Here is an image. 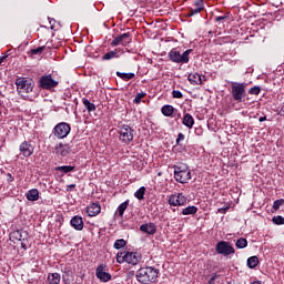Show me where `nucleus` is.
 <instances>
[{
    "instance_id": "39",
    "label": "nucleus",
    "mask_w": 284,
    "mask_h": 284,
    "mask_svg": "<svg viewBox=\"0 0 284 284\" xmlns=\"http://www.w3.org/2000/svg\"><path fill=\"white\" fill-rule=\"evenodd\" d=\"M273 223L275 225H284V217L281 215L273 216Z\"/></svg>"
},
{
    "instance_id": "27",
    "label": "nucleus",
    "mask_w": 284,
    "mask_h": 284,
    "mask_svg": "<svg viewBox=\"0 0 284 284\" xmlns=\"http://www.w3.org/2000/svg\"><path fill=\"white\" fill-rule=\"evenodd\" d=\"M161 112L165 116H172L174 114V106L165 104L164 106H162Z\"/></svg>"
},
{
    "instance_id": "36",
    "label": "nucleus",
    "mask_w": 284,
    "mask_h": 284,
    "mask_svg": "<svg viewBox=\"0 0 284 284\" xmlns=\"http://www.w3.org/2000/svg\"><path fill=\"white\" fill-rule=\"evenodd\" d=\"M128 245V242L123 239L116 240L113 244L114 250H122V247H125Z\"/></svg>"
},
{
    "instance_id": "18",
    "label": "nucleus",
    "mask_w": 284,
    "mask_h": 284,
    "mask_svg": "<svg viewBox=\"0 0 284 284\" xmlns=\"http://www.w3.org/2000/svg\"><path fill=\"white\" fill-rule=\"evenodd\" d=\"M69 152H72L70 144L59 143L55 146V154H58V156H68Z\"/></svg>"
},
{
    "instance_id": "21",
    "label": "nucleus",
    "mask_w": 284,
    "mask_h": 284,
    "mask_svg": "<svg viewBox=\"0 0 284 284\" xmlns=\"http://www.w3.org/2000/svg\"><path fill=\"white\" fill-rule=\"evenodd\" d=\"M187 79L192 85H201L203 81H205V75H201L199 73H190Z\"/></svg>"
},
{
    "instance_id": "46",
    "label": "nucleus",
    "mask_w": 284,
    "mask_h": 284,
    "mask_svg": "<svg viewBox=\"0 0 284 284\" xmlns=\"http://www.w3.org/2000/svg\"><path fill=\"white\" fill-rule=\"evenodd\" d=\"M195 134H196V136H202L203 135V129L202 128H195Z\"/></svg>"
},
{
    "instance_id": "43",
    "label": "nucleus",
    "mask_w": 284,
    "mask_h": 284,
    "mask_svg": "<svg viewBox=\"0 0 284 284\" xmlns=\"http://www.w3.org/2000/svg\"><path fill=\"white\" fill-rule=\"evenodd\" d=\"M181 141H185V134L179 133L176 139V145H181Z\"/></svg>"
},
{
    "instance_id": "6",
    "label": "nucleus",
    "mask_w": 284,
    "mask_h": 284,
    "mask_svg": "<svg viewBox=\"0 0 284 284\" xmlns=\"http://www.w3.org/2000/svg\"><path fill=\"white\" fill-rule=\"evenodd\" d=\"M59 85V81L52 79V74L42 75L39 79V88L41 90H54Z\"/></svg>"
},
{
    "instance_id": "25",
    "label": "nucleus",
    "mask_w": 284,
    "mask_h": 284,
    "mask_svg": "<svg viewBox=\"0 0 284 284\" xmlns=\"http://www.w3.org/2000/svg\"><path fill=\"white\" fill-rule=\"evenodd\" d=\"M28 201H39V190L31 189L27 192Z\"/></svg>"
},
{
    "instance_id": "41",
    "label": "nucleus",
    "mask_w": 284,
    "mask_h": 284,
    "mask_svg": "<svg viewBox=\"0 0 284 284\" xmlns=\"http://www.w3.org/2000/svg\"><path fill=\"white\" fill-rule=\"evenodd\" d=\"M283 204H284V200L283 199L276 200L273 203V210H278L281 207V205H283Z\"/></svg>"
},
{
    "instance_id": "23",
    "label": "nucleus",
    "mask_w": 284,
    "mask_h": 284,
    "mask_svg": "<svg viewBox=\"0 0 284 284\" xmlns=\"http://www.w3.org/2000/svg\"><path fill=\"white\" fill-rule=\"evenodd\" d=\"M62 272H63V274H62V282L64 284L72 283V271L70 268L65 267Z\"/></svg>"
},
{
    "instance_id": "42",
    "label": "nucleus",
    "mask_w": 284,
    "mask_h": 284,
    "mask_svg": "<svg viewBox=\"0 0 284 284\" xmlns=\"http://www.w3.org/2000/svg\"><path fill=\"white\" fill-rule=\"evenodd\" d=\"M172 97L173 99H183V93L181 91L173 90Z\"/></svg>"
},
{
    "instance_id": "8",
    "label": "nucleus",
    "mask_w": 284,
    "mask_h": 284,
    "mask_svg": "<svg viewBox=\"0 0 284 284\" xmlns=\"http://www.w3.org/2000/svg\"><path fill=\"white\" fill-rule=\"evenodd\" d=\"M16 85L19 94L21 92H26V94L32 92L34 85L32 84V80H28L26 78H19L16 80Z\"/></svg>"
},
{
    "instance_id": "49",
    "label": "nucleus",
    "mask_w": 284,
    "mask_h": 284,
    "mask_svg": "<svg viewBox=\"0 0 284 284\" xmlns=\"http://www.w3.org/2000/svg\"><path fill=\"white\" fill-rule=\"evenodd\" d=\"M8 59V55H0V64L3 63Z\"/></svg>"
},
{
    "instance_id": "14",
    "label": "nucleus",
    "mask_w": 284,
    "mask_h": 284,
    "mask_svg": "<svg viewBox=\"0 0 284 284\" xmlns=\"http://www.w3.org/2000/svg\"><path fill=\"white\" fill-rule=\"evenodd\" d=\"M132 43V39L130 38V33H123L113 39L111 42L112 48H116V45H129Z\"/></svg>"
},
{
    "instance_id": "40",
    "label": "nucleus",
    "mask_w": 284,
    "mask_h": 284,
    "mask_svg": "<svg viewBox=\"0 0 284 284\" xmlns=\"http://www.w3.org/2000/svg\"><path fill=\"white\" fill-rule=\"evenodd\" d=\"M144 97H145V92L138 93L133 100V103H136V104L141 103V99H144Z\"/></svg>"
},
{
    "instance_id": "11",
    "label": "nucleus",
    "mask_w": 284,
    "mask_h": 284,
    "mask_svg": "<svg viewBox=\"0 0 284 284\" xmlns=\"http://www.w3.org/2000/svg\"><path fill=\"white\" fill-rule=\"evenodd\" d=\"M70 130H72L70 124L61 122L54 126L53 134L57 136V139H65V136L70 134Z\"/></svg>"
},
{
    "instance_id": "28",
    "label": "nucleus",
    "mask_w": 284,
    "mask_h": 284,
    "mask_svg": "<svg viewBox=\"0 0 284 284\" xmlns=\"http://www.w3.org/2000/svg\"><path fill=\"white\" fill-rule=\"evenodd\" d=\"M199 212V207L192 205V206H186L185 209L182 210L183 216H190V214H196Z\"/></svg>"
},
{
    "instance_id": "24",
    "label": "nucleus",
    "mask_w": 284,
    "mask_h": 284,
    "mask_svg": "<svg viewBox=\"0 0 284 284\" xmlns=\"http://www.w3.org/2000/svg\"><path fill=\"white\" fill-rule=\"evenodd\" d=\"M112 59H119V49L109 51L102 57V61H110Z\"/></svg>"
},
{
    "instance_id": "26",
    "label": "nucleus",
    "mask_w": 284,
    "mask_h": 284,
    "mask_svg": "<svg viewBox=\"0 0 284 284\" xmlns=\"http://www.w3.org/2000/svg\"><path fill=\"white\" fill-rule=\"evenodd\" d=\"M49 284H60L61 283V275L59 273H50L48 275Z\"/></svg>"
},
{
    "instance_id": "55",
    "label": "nucleus",
    "mask_w": 284,
    "mask_h": 284,
    "mask_svg": "<svg viewBox=\"0 0 284 284\" xmlns=\"http://www.w3.org/2000/svg\"><path fill=\"white\" fill-rule=\"evenodd\" d=\"M0 115H1V111H0Z\"/></svg>"
},
{
    "instance_id": "15",
    "label": "nucleus",
    "mask_w": 284,
    "mask_h": 284,
    "mask_svg": "<svg viewBox=\"0 0 284 284\" xmlns=\"http://www.w3.org/2000/svg\"><path fill=\"white\" fill-rule=\"evenodd\" d=\"M193 6V8L189 9L186 17H194V14H199L202 10L205 9V2H203V0L195 1Z\"/></svg>"
},
{
    "instance_id": "10",
    "label": "nucleus",
    "mask_w": 284,
    "mask_h": 284,
    "mask_svg": "<svg viewBox=\"0 0 284 284\" xmlns=\"http://www.w3.org/2000/svg\"><path fill=\"white\" fill-rule=\"evenodd\" d=\"M216 253L222 254L223 256H230V254H234L236 251L234 246L230 242L220 241L215 246Z\"/></svg>"
},
{
    "instance_id": "29",
    "label": "nucleus",
    "mask_w": 284,
    "mask_h": 284,
    "mask_svg": "<svg viewBox=\"0 0 284 284\" xmlns=\"http://www.w3.org/2000/svg\"><path fill=\"white\" fill-rule=\"evenodd\" d=\"M128 205H130V200L124 201L118 206L119 216H123V214H125V211L128 210Z\"/></svg>"
},
{
    "instance_id": "53",
    "label": "nucleus",
    "mask_w": 284,
    "mask_h": 284,
    "mask_svg": "<svg viewBox=\"0 0 284 284\" xmlns=\"http://www.w3.org/2000/svg\"><path fill=\"white\" fill-rule=\"evenodd\" d=\"M51 24V30H54V24H52V21L49 22Z\"/></svg>"
},
{
    "instance_id": "50",
    "label": "nucleus",
    "mask_w": 284,
    "mask_h": 284,
    "mask_svg": "<svg viewBox=\"0 0 284 284\" xmlns=\"http://www.w3.org/2000/svg\"><path fill=\"white\" fill-rule=\"evenodd\" d=\"M44 47L48 48L49 50L52 49V42L48 41Z\"/></svg>"
},
{
    "instance_id": "35",
    "label": "nucleus",
    "mask_w": 284,
    "mask_h": 284,
    "mask_svg": "<svg viewBox=\"0 0 284 284\" xmlns=\"http://www.w3.org/2000/svg\"><path fill=\"white\" fill-rule=\"evenodd\" d=\"M83 105L87 108L88 112H94L97 110V105L88 99H83Z\"/></svg>"
},
{
    "instance_id": "16",
    "label": "nucleus",
    "mask_w": 284,
    "mask_h": 284,
    "mask_svg": "<svg viewBox=\"0 0 284 284\" xmlns=\"http://www.w3.org/2000/svg\"><path fill=\"white\" fill-rule=\"evenodd\" d=\"M20 152L23 156H32L34 154V146L30 144V142L24 141L20 144Z\"/></svg>"
},
{
    "instance_id": "54",
    "label": "nucleus",
    "mask_w": 284,
    "mask_h": 284,
    "mask_svg": "<svg viewBox=\"0 0 284 284\" xmlns=\"http://www.w3.org/2000/svg\"><path fill=\"white\" fill-rule=\"evenodd\" d=\"M252 284H261V282H253Z\"/></svg>"
},
{
    "instance_id": "1",
    "label": "nucleus",
    "mask_w": 284,
    "mask_h": 284,
    "mask_svg": "<svg viewBox=\"0 0 284 284\" xmlns=\"http://www.w3.org/2000/svg\"><path fill=\"white\" fill-rule=\"evenodd\" d=\"M139 283L150 284L155 283L156 278H159V270L152 266L142 267L135 274Z\"/></svg>"
},
{
    "instance_id": "13",
    "label": "nucleus",
    "mask_w": 284,
    "mask_h": 284,
    "mask_svg": "<svg viewBox=\"0 0 284 284\" xmlns=\"http://www.w3.org/2000/svg\"><path fill=\"white\" fill-rule=\"evenodd\" d=\"M95 276L101 281V283H108L109 281H112V275L108 272H105V265L100 264L95 270Z\"/></svg>"
},
{
    "instance_id": "34",
    "label": "nucleus",
    "mask_w": 284,
    "mask_h": 284,
    "mask_svg": "<svg viewBox=\"0 0 284 284\" xmlns=\"http://www.w3.org/2000/svg\"><path fill=\"white\" fill-rule=\"evenodd\" d=\"M135 199L138 201H143L145 199V186H141L135 193H134Z\"/></svg>"
},
{
    "instance_id": "2",
    "label": "nucleus",
    "mask_w": 284,
    "mask_h": 284,
    "mask_svg": "<svg viewBox=\"0 0 284 284\" xmlns=\"http://www.w3.org/2000/svg\"><path fill=\"white\" fill-rule=\"evenodd\" d=\"M190 54H192V49H187L181 53L176 48H173L169 52L168 57L172 63H180L183 65L185 63H190Z\"/></svg>"
},
{
    "instance_id": "30",
    "label": "nucleus",
    "mask_w": 284,
    "mask_h": 284,
    "mask_svg": "<svg viewBox=\"0 0 284 284\" xmlns=\"http://www.w3.org/2000/svg\"><path fill=\"white\" fill-rule=\"evenodd\" d=\"M116 77L122 79L123 81H130L131 79H134V73H123L121 71H116Z\"/></svg>"
},
{
    "instance_id": "19",
    "label": "nucleus",
    "mask_w": 284,
    "mask_h": 284,
    "mask_svg": "<svg viewBox=\"0 0 284 284\" xmlns=\"http://www.w3.org/2000/svg\"><path fill=\"white\" fill-rule=\"evenodd\" d=\"M70 225L72 229L77 230L78 232H81L83 230V217L81 215H75L71 219Z\"/></svg>"
},
{
    "instance_id": "20",
    "label": "nucleus",
    "mask_w": 284,
    "mask_h": 284,
    "mask_svg": "<svg viewBox=\"0 0 284 284\" xmlns=\"http://www.w3.org/2000/svg\"><path fill=\"white\" fill-rule=\"evenodd\" d=\"M141 232H144V234H149L150 236H154L156 234V224L150 222L146 224H142L140 226Z\"/></svg>"
},
{
    "instance_id": "47",
    "label": "nucleus",
    "mask_w": 284,
    "mask_h": 284,
    "mask_svg": "<svg viewBox=\"0 0 284 284\" xmlns=\"http://www.w3.org/2000/svg\"><path fill=\"white\" fill-rule=\"evenodd\" d=\"M7 181L8 183H12V181H14V176H12V173H7Z\"/></svg>"
},
{
    "instance_id": "52",
    "label": "nucleus",
    "mask_w": 284,
    "mask_h": 284,
    "mask_svg": "<svg viewBox=\"0 0 284 284\" xmlns=\"http://www.w3.org/2000/svg\"><path fill=\"white\" fill-rule=\"evenodd\" d=\"M74 187H77V184H70V185L68 186L69 190H72V189H74Z\"/></svg>"
},
{
    "instance_id": "38",
    "label": "nucleus",
    "mask_w": 284,
    "mask_h": 284,
    "mask_svg": "<svg viewBox=\"0 0 284 284\" xmlns=\"http://www.w3.org/2000/svg\"><path fill=\"white\" fill-rule=\"evenodd\" d=\"M248 94H254L255 97H258V94H261V87L258 85L252 87L248 90Z\"/></svg>"
},
{
    "instance_id": "22",
    "label": "nucleus",
    "mask_w": 284,
    "mask_h": 284,
    "mask_svg": "<svg viewBox=\"0 0 284 284\" xmlns=\"http://www.w3.org/2000/svg\"><path fill=\"white\" fill-rule=\"evenodd\" d=\"M182 123L183 125H185V128L192 130V128H194V118L192 116V114L185 113Z\"/></svg>"
},
{
    "instance_id": "51",
    "label": "nucleus",
    "mask_w": 284,
    "mask_h": 284,
    "mask_svg": "<svg viewBox=\"0 0 284 284\" xmlns=\"http://www.w3.org/2000/svg\"><path fill=\"white\" fill-rule=\"evenodd\" d=\"M258 121H260V123H263V121H267V116H261V118L258 119Z\"/></svg>"
},
{
    "instance_id": "32",
    "label": "nucleus",
    "mask_w": 284,
    "mask_h": 284,
    "mask_svg": "<svg viewBox=\"0 0 284 284\" xmlns=\"http://www.w3.org/2000/svg\"><path fill=\"white\" fill-rule=\"evenodd\" d=\"M57 172H62V174H68L69 172H73L74 166L72 165H63V166H57Z\"/></svg>"
},
{
    "instance_id": "5",
    "label": "nucleus",
    "mask_w": 284,
    "mask_h": 284,
    "mask_svg": "<svg viewBox=\"0 0 284 284\" xmlns=\"http://www.w3.org/2000/svg\"><path fill=\"white\" fill-rule=\"evenodd\" d=\"M119 141L125 145H130L134 141V129L128 124H122L119 130Z\"/></svg>"
},
{
    "instance_id": "9",
    "label": "nucleus",
    "mask_w": 284,
    "mask_h": 284,
    "mask_svg": "<svg viewBox=\"0 0 284 284\" xmlns=\"http://www.w3.org/2000/svg\"><path fill=\"white\" fill-rule=\"evenodd\" d=\"M10 240L11 241H20V245L22 247V250H28V232L26 231H13L10 234Z\"/></svg>"
},
{
    "instance_id": "7",
    "label": "nucleus",
    "mask_w": 284,
    "mask_h": 284,
    "mask_svg": "<svg viewBox=\"0 0 284 284\" xmlns=\"http://www.w3.org/2000/svg\"><path fill=\"white\" fill-rule=\"evenodd\" d=\"M174 179L178 183H187L192 179V172L187 169H181V166H174Z\"/></svg>"
},
{
    "instance_id": "37",
    "label": "nucleus",
    "mask_w": 284,
    "mask_h": 284,
    "mask_svg": "<svg viewBox=\"0 0 284 284\" xmlns=\"http://www.w3.org/2000/svg\"><path fill=\"white\" fill-rule=\"evenodd\" d=\"M44 50H45V45H42V47H39L37 49H31L30 53L33 54V55L43 54Z\"/></svg>"
},
{
    "instance_id": "44",
    "label": "nucleus",
    "mask_w": 284,
    "mask_h": 284,
    "mask_svg": "<svg viewBox=\"0 0 284 284\" xmlns=\"http://www.w3.org/2000/svg\"><path fill=\"white\" fill-rule=\"evenodd\" d=\"M216 278H219V274L213 273L212 277L209 280V284H216Z\"/></svg>"
},
{
    "instance_id": "3",
    "label": "nucleus",
    "mask_w": 284,
    "mask_h": 284,
    "mask_svg": "<svg viewBox=\"0 0 284 284\" xmlns=\"http://www.w3.org/2000/svg\"><path fill=\"white\" fill-rule=\"evenodd\" d=\"M118 263H129V265H139L141 263V254L136 252H119L116 254Z\"/></svg>"
},
{
    "instance_id": "4",
    "label": "nucleus",
    "mask_w": 284,
    "mask_h": 284,
    "mask_svg": "<svg viewBox=\"0 0 284 284\" xmlns=\"http://www.w3.org/2000/svg\"><path fill=\"white\" fill-rule=\"evenodd\" d=\"M231 94L236 103H243L245 101V83L232 82Z\"/></svg>"
},
{
    "instance_id": "17",
    "label": "nucleus",
    "mask_w": 284,
    "mask_h": 284,
    "mask_svg": "<svg viewBox=\"0 0 284 284\" xmlns=\"http://www.w3.org/2000/svg\"><path fill=\"white\" fill-rule=\"evenodd\" d=\"M88 216H99L101 214V204L99 202H93L87 206Z\"/></svg>"
},
{
    "instance_id": "48",
    "label": "nucleus",
    "mask_w": 284,
    "mask_h": 284,
    "mask_svg": "<svg viewBox=\"0 0 284 284\" xmlns=\"http://www.w3.org/2000/svg\"><path fill=\"white\" fill-rule=\"evenodd\" d=\"M227 210H230V206L221 207L217 210V212H220V214H225V212H227Z\"/></svg>"
},
{
    "instance_id": "12",
    "label": "nucleus",
    "mask_w": 284,
    "mask_h": 284,
    "mask_svg": "<svg viewBox=\"0 0 284 284\" xmlns=\"http://www.w3.org/2000/svg\"><path fill=\"white\" fill-rule=\"evenodd\" d=\"M185 203H187V197H185L183 193L172 194L169 197V204L172 205L173 207L185 205Z\"/></svg>"
},
{
    "instance_id": "31",
    "label": "nucleus",
    "mask_w": 284,
    "mask_h": 284,
    "mask_svg": "<svg viewBox=\"0 0 284 284\" xmlns=\"http://www.w3.org/2000/svg\"><path fill=\"white\" fill-rule=\"evenodd\" d=\"M258 265V256H251L247 258V267L254 270Z\"/></svg>"
},
{
    "instance_id": "45",
    "label": "nucleus",
    "mask_w": 284,
    "mask_h": 284,
    "mask_svg": "<svg viewBox=\"0 0 284 284\" xmlns=\"http://www.w3.org/2000/svg\"><path fill=\"white\" fill-rule=\"evenodd\" d=\"M225 19H229V16H219L215 18V21L219 22V21H225Z\"/></svg>"
},
{
    "instance_id": "33",
    "label": "nucleus",
    "mask_w": 284,
    "mask_h": 284,
    "mask_svg": "<svg viewBox=\"0 0 284 284\" xmlns=\"http://www.w3.org/2000/svg\"><path fill=\"white\" fill-rule=\"evenodd\" d=\"M235 246L237 247V250H245V247H247V240L244 237H240L235 242Z\"/></svg>"
}]
</instances>
